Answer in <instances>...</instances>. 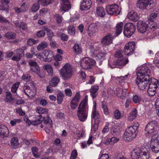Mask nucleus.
Segmentation results:
<instances>
[{
    "label": "nucleus",
    "mask_w": 159,
    "mask_h": 159,
    "mask_svg": "<svg viewBox=\"0 0 159 159\" xmlns=\"http://www.w3.org/2000/svg\"><path fill=\"white\" fill-rule=\"evenodd\" d=\"M139 124L135 123L133 125L126 129L124 134L123 139L125 140L130 141L136 137L138 132Z\"/></svg>",
    "instance_id": "nucleus-3"
},
{
    "label": "nucleus",
    "mask_w": 159,
    "mask_h": 159,
    "mask_svg": "<svg viewBox=\"0 0 159 159\" xmlns=\"http://www.w3.org/2000/svg\"><path fill=\"white\" fill-rule=\"evenodd\" d=\"M35 110L39 114H46L48 113V110L46 109L40 107H37Z\"/></svg>",
    "instance_id": "nucleus-41"
},
{
    "label": "nucleus",
    "mask_w": 159,
    "mask_h": 159,
    "mask_svg": "<svg viewBox=\"0 0 159 159\" xmlns=\"http://www.w3.org/2000/svg\"><path fill=\"white\" fill-rule=\"evenodd\" d=\"M150 70L146 64L142 66L139 68L136 74L138 77L146 78V75H148L149 77Z\"/></svg>",
    "instance_id": "nucleus-8"
},
{
    "label": "nucleus",
    "mask_w": 159,
    "mask_h": 159,
    "mask_svg": "<svg viewBox=\"0 0 159 159\" xmlns=\"http://www.w3.org/2000/svg\"><path fill=\"white\" fill-rule=\"evenodd\" d=\"M43 68L47 71L49 75H52L53 70L51 66L49 64H46L43 66Z\"/></svg>",
    "instance_id": "nucleus-38"
},
{
    "label": "nucleus",
    "mask_w": 159,
    "mask_h": 159,
    "mask_svg": "<svg viewBox=\"0 0 159 159\" xmlns=\"http://www.w3.org/2000/svg\"><path fill=\"white\" fill-rule=\"evenodd\" d=\"M45 30L47 31V35L49 37V39L50 40H51L52 39V38L53 36V34L52 31L47 28L45 29Z\"/></svg>",
    "instance_id": "nucleus-53"
},
{
    "label": "nucleus",
    "mask_w": 159,
    "mask_h": 159,
    "mask_svg": "<svg viewBox=\"0 0 159 159\" xmlns=\"http://www.w3.org/2000/svg\"><path fill=\"white\" fill-rule=\"evenodd\" d=\"M117 96L122 99L125 98L127 96V89L117 88L116 89Z\"/></svg>",
    "instance_id": "nucleus-22"
},
{
    "label": "nucleus",
    "mask_w": 159,
    "mask_h": 159,
    "mask_svg": "<svg viewBox=\"0 0 159 159\" xmlns=\"http://www.w3.org/2000/svg\"><path fill=\"white\" fill-rule=\"evenodd\" d=\"M11 143L12 146H16L18 145L19 143L18 138L16 137L12 138L11 140Z\"/></svg>",
    "instance_id": "nucleus-50"
},
{
    "label": "nucleus",
    "mask_w": 159,
    "mask_h": 159,
    "mask_svg": "<svg viewBox=\"0 0 159 159\" xmlns=\"http://www.w3.org/2000/svg\"><path fill=\"white\" fill-rule=\"evenodd\" d=\"M136 27L134 24L128 23L125 24L124 26V34L128 38L130 37L135 32Z\"/></svg>",
    "instance_id": "nucleus-6"
},
{
    "label": "nucleus",
    "mask_w": 159,
    "mask_h": 159,
    "mask_svg": "<svg viewBox=\"0 0 159 159\" xmlns=\"http://www.w3.org/2000/svg\"><path fill=\"white\" fill-rule=\"evenodd\" d=\"M114 115L115 118L117 119H119L121 117V114L118 110H116L114 112Z\"/></svg>",
    "instance_id": "nucleus-62"
},
{
    "label": "nucleus",
    "mask_w": 159,
    "mask_h": 159,
    "mask_svg": "<svg viewBox=\"0 0 159 159\" xmlns=\"http://www.w3.org/2000/svg\"><path fill=\"white\" fill-rule=\"evenodd\" d=\"M127 16L129 19L134 22L137 21L139 19V16L137 13L133 11H131L128 14Z\"/></svg>",
    "instance_id": "nucleus-24"
},
{
    "label": "nucleus",
    "mask_w": 159,
    "mask_h": 159,
    "mask_svg": "<svg viewBox=\"0 0 159 159\" xmlns=\"http://www.w3.org/2000/svg\"><path fill=\"white\" fill-rule=\"evenodd\" d=\"M91 5V0H82L80 5V9L82 11L88 10L90 8Z\"/></svg>",
    "instance_id": "nucleus-19"
},
{
    "label": "nucleus",
    "mask_w": 159,
    "mask_h": 159,
    "mask_svg": "<svg viewBox=\"0 0 159 159\" xmlns=\"http://www.w3.org/2000/svg\"><path fill=\"white\" fill-rule=\"evenodd\" d=\"M64 95L61 92H59L57 95V101L58 104H61L62 102Z\"/></svg>",
    "instance_id": "nucleus-49"
},
{
    "label": "nucleus",
    "mask_w": 159,
    "mask_h": 159,
    "mask_svg": "<svg viewBox=\"0 0 159 159\" xmlns=\"http://www.w3.org/2000/svg\"><path fill=\"white\" fill-rule=\"evenodd\" d=\"M22 79L23 80L28 81L30 80V76L28 74H24L22 77Z\"/></svg>",
    "instance_id": "nucleus-63"
},
{
    "label": "nucleus",
    "mask_w": 159,
    "mask_h": 159,
    "mask_svg": "<svg viewBox=\"0 0 159 159\" xmlns=\"http://www.w3.org/2000/svg\"><path fill=\"white\" fill-rule=\"evenodd\" d=\"M60 73L63 80H66L70 79L73 74V71L70 64L68 63L66 64L61 70Z\"/></svg>",
    "instance_id": "nucleus-4"
},
{
    "label": "nucleus",
    "mask_w": 159,
    "mask_h": 159,
    "mask_svg": "<svg viewBox=\"0 0 159 159\" xmlns=\"http://www.w3.org/2000/svg\"><path fill=\"white\" fill-rule=\"evenodd\" d=\"M43 123L45 124H47L48 127L50 128L52 127V121L49 116H48L47 119L44 120Z\"/></svg>",
    "instance_id": "nucleus-51"
},
{
    "label": "nucleus",
    "mask_w": 159,
    "mask_h": 159,
    "mask_svg": "<svg viewBox=\"0 0 159 159\" xmlns=\"http://www.w3.org/2000/svg\"><path fill=\"white\" fill-rule=\"evenodd\" d=\"M133 102L135 103H139L141 101V98L137 95L134 96L133 98Z\"/></svg>",
    "instance_id": "nucleus-61"
},
{
    "label": "nucleus",
    "mask_w": 159,
    "mask_h": 159,
    "mask_svg": "<svg viewBox=\"0 0 159 159\" xmlns=\"http://www.w3.org/2000/svg\"><path fill=\"white\" fill-rule=\"evenodd\" d=\"M40 4L39 2L34 3L30 8V10L32 12H37L40 8Z\"/></svg>",
    "instance_id": "nucleus-37"
},
{
    "label": "nucleus",
    "mask_w": 159,
    "mask_h": 159,
    "mask_svg": "<svg viewBox=\"0 0 159 159\" xmlns=\"http://www.w3.org/2000/svg\"><path fill=\"white\" fill-rule=\"evenodd\" d=\"M80 98V92H77L75 97L72 98L70 103V105L72 109L75 110L76 109L78 105Z\"/></svg>",
    "instance_id": "nucleus-13"
},
{
    "label": "nucleus",
    "mask_w": 159,
    "mask_h": 159,
    "mask_svg": "<svg viewBox=\"0 0 159 159\" xmlns=\"http://www.w3.org/2000/svg\"><path fill=\"white\" fill-rule=\"evenodd\" d=\"M96 13L99 16L103 17L105 15L104 9L102 7H98L96 9Z\"/></svg>",
    "instance_id": "nucleus-31"
},
{
    "label": "nucleus",
    "mask_w": 159,
    "mask_h": 159,
    "mask_svg": "<svg viewBox=\"0 0 159 159\" xmlns=\"http://www.w3.org/2000/svg\"><path fill=\"white\" fill-rule=\"evenodd\" d=\"M73 48L74 52L77 54H79L82 51L81 48L77 43H75Z\"/></svg>",
    "instance_id": "nucleus-39"
},
{
    "label": "nucleus",
    "mask_w": 159,
    "mask_h": 159,
    "mask_svg": "<svg viewBox=\"0 0 159 159\" xmlns=\"http://www.w3.org/2000/svg\"><path fill=\"white\" fill-rule=\"evenodd\" d=\"M9 133V130L6 126L3 125H0V137L2 138L7 137Z\"/></svg>",
    "instance_id": "nucleus-21"
},
{
    "label": "nucleus",
    "mask_w": 159,
    "mask_h": 159,
    "mask_svg": "<svg viewBox=\"0 0 159 159\" xmlns=\"http://www.w3.org/2000/svg\"><path fill=\"white\" fill-rule=\"evenodd\" d=\"M123 53L122 51L118 50L117 51L115 54V57L117 58V59H119L120 57H123Z\"/></svg>",
    "instance_id": "nucleus-55"
},
{
    "label": "nucleus",
    "mask_w": 159,
    "mask_h": 159,
    "mask_svg": "<svg viewBox=\"0 0 159 159\" xmlns=\"http://www.w3.org/2000/svg\"><path fill=\"white\" fill-rule=\"evenodd\" d=\"M19 84L20 83L17 82L13 85L11 88V92L12 93H16Z\"/></svg>",
    "instance_id": "nucleus-47"
},
{
    "label": "nucleus",
    "mask_w": 159,
    "mask_h": 159,
    "mask_svg": "<svg viewBox=\"0 0 159 159\" xmlns=\"http://www.w3.org/2000/svg\"><path fill=\"white\" fill-rule=\"evenodd\" d=\"M43 60L46 62H49L52 60L53 54L48 50H45L43 52L42 55Z\"/></svg>",
    "instance_id": "nucleus-20"
},
{
    "label": "nucleus",
    "mask_w": 159,
    "mask_h": 159,
    "mask_svg": "<svg viewBox=\"0 0 159 159\" xmlns=\"http://www.w3.org/2000/svg\"><path fill=\"white\" fill-rule=\"evenodd\" d=\"M93 110L91 115L92 119L94 120L95 122L97 123H99L100 121V116L98 111L96 110V103L95 102H94Z\"/></svg>",
    "instance_id": "nucleus-15"
},
{
    "label": "nucleus",
    "mask_w": 159,
    "mask_h": 159,
    "mask_svg": "<svg viewBox=\"0 0 159 159\" xmlns=\"http://www.w3.org/2000/svg\"><path fill=\"white\" fill-rule=\"evenodd\" d=\"M54 0H38V1L43 6L48 5L52 3Z\"/></svg>",
    "instance_id": "nucleus-40"
},
{
    "label": "nucleus",
    "mask_w": 159,
    "mask_h": 159,
    "mask_svg": "<svg viewBox=\"0 0 159 159\" xmlns=\"http://www.w3.org/2000/svg\"><path fill=\"white\" fill-rule=\"evenodd\" d=\"M115 158L116 159H128V158L124 157L120 153L116 154Z\"/></svg>",
    "instance_id": "nucleus-64"
},
{
    "label": "nucleus",
    "mask_w": 159,
    "mask_h": 159,
    "mask_svg": "<svg viewBox=\"0 0 159 159\" xmlns=\"http://www.w3.org/2000/svg\"><path fill=\"white\" fill-rule=\"evenodd\" d=\"M48 45V44L47 42L45 41H42L37 46V49L39 51L42 50L46 48Z\"/></svg>",
    "instance_id": "nucleus-30"
},
{
    "label": "nucleus",
    "mask_w": 159,
    "mask_h": 159,
    "mask_svg": "<svg viewBox=\"0 0 159 159\" xmlns=\"http://www.w3.org/2000/svg\"><path fill=\"white\" fill-rule=\"evenodd\" d=\"M129 62L128 59L125 57H120L116 60L113 62L112 66H110L108 64L109 66L111 68L115 67L119 68V66H123L127 64Z\"/></svg>",
    "instance_id": "nucleus-11"
},
{
    "label": "nucleus",
    "mask_w": 159,
    "mask_h": 159,
    "mask_svg": "<svg viewBox=\"0 0 159 159\" xmlns=\"http://www.w3.org/2000/svg\"><path fill=\"white\" fill-rule=\"evenodd\" d=\"M151 0H139L137 1L136 5L138 7L144 10L148 5H151Z\"/></svg>",
    "instance_id": "nucleus-16"
},
{
    "label": "nucleus",
    "mask_w": 159,
    "mask_h": 159,
    "mask_svg": "<svg viewBox=\"0 0 159 159\" xmlns=\"http://www.w3.org/2000/svg\"><path fill=\"white\" fill-rule=\"evenodd\" d=\"M30 70L33 72L36 73L37 74H39L40 69L38 66H37L33 67H31L30 68Z\"/></svg>",
    "instance_id": "nucleus-58"
},
{
    "label": "nucleus",
    "mask_w": 159,
    "mask_h": 159,
    "mask_svg": "<svg viewBox=\"0 0 159 159\" xmlns=\"http://www.w3.org/2000/svg\"><path fill=\"white\" fill-rule=\"evenodd\" d=\"M129 75L127 74L125 75L124 76H120V77H116V79L117 80L119 81V83L120 84L122 83L124 81L126 80L128 76Z\"/></svg>",
    "instance_id": "nucleus-48"
},
{
    "label": "nucleus",
    "mask_w": 159,
    "mask_h": 159,
    "mask_svg": "<svg viewBox=\"0 0 159 159\" xmlns=\"http://www.w3.org/2000/svg\"><path fill=\"white\" fill-rule=\"evenodd\" d=\"M156 89H148L147 92L149 96H152L154 95L156 93Z\"/></svg>",
    "instance_id": "nucleus-59"
},
{
    "label": "nucleus",
    "mask_w": 159,
    "mask_h": 159,
    "mask_svg": "<svg viewBox=\"0 0 159 159\" xmlns=\"http://www.w3.org/2000/svg\"><path fill=\"white\" fill-rule=\"evenodd\" d=\"M77 156V151L76 150H73L71 154L70 159H75Z\"/></svg>",
    "instance_id": "nucleus-57"
},
{
    "label": "nucleus",
    "mask_w": 159,
    "mask_h": 159,
    "mask_svg": "<svg viewBox=\"0 0 159 159\" xmlns=\"http://www.w3.org/2000/svg\"><path fill=\"white\" fill-rule=\"evenodd\" d=\"M146 76V78L137 77L136 80V84L138 86L139 89L140 90H143L145 89L151 80L148 75Z\"/></svg>",
    "instance_id": "nucleus-5"
},
{
    "label": "nucleus",
    "mask_w": 159,
    "mask_h": 159,
    "mask_svg": "<svg viewBox=\"0 0 159 159\" xmlns=\"http://www.w3.org/2000/svg\"><path fill=\"white\" fill-rule=\"evenodd\" d=\"M95 63V61L93 59L89 57H85L82 60L80 66L83 69H89L91 68V66Z\"/></svg>",
    "instance_id": "nucleus-9"
},
{
    "label": "nucleus",
    "mask_w": 159,
    "mask_h": 159,
    "mask_svg": "<svg viewBox=\"0 0 159 159\" xmlns=\"http://www.w3.org/2000/svg\"><path fill=\"white\" fill-rule=\"evenodd\" d=\"M68 33L70 35H73L75 33V29L74 26L72 25H69L67 29Z\"/></svg>",
    "instance_id": "nucleus-44"
},
{
    "label": "nucleus",
    "mask_w": 159,
    "mask_h": 159,
    "mask_svg": "<svg viewBox=\"0 0 159 159\" xmlns=\"http://www.w3.org/2000/svg\"><path fill=\"white\" fill-rule=\"evenodd\" d=\"M158 15V14L156 12H153L149 16L148 19L151 20L150 22H149V25L150 24L153 23V21L156 19Z\"/></svg>",
    "instance_id": "nucleus-35"
},
{
    "label": "nucleus",
    "mask_w": 159,
    "mask_h": 159,
    "mask_svg": "<svg viewBox=\"0 0 159 159\" xmlns=\"http://www.w3.org/2000/svg\"><path fill=\"white\" fill-rule=\"evenodd\" d=\"M23 89L25 94L28 96H33L35 94V93H32L30 88L28 86L24 87Z\"/></svg>",
    "instance_id": "nucleus-36"
},
{
    "label": "nucleus",
    "mask_w": 159,
    "mask_h": 159,
    "mask_svg": "<svg viewBox=\"0 0 159 159\" xmlns=\"http://www.w3.org/2000/svg\"><path fill=\"white\" fill-rule=\"evenodd\" d=\"M99 89V87L96 85H94L91 87L90 89L91 95L93 98H95L98 94V91Z\"/></svg>",
    "instance_id": "nucleus-26"
},
{
    "label": "nucleus",
    "mask_w": 159,
    "mask_h": 159,
    "mask_svg": "<svg viewBox=\"0 0 159 159\" xmlns=\"http://www.w3.org/2000/svg\"><path fill=\"white\" fill-rule=\"evenodd\" d=\"M60 81V78L57 76L53 77L49 82L50 86L52 87H56Z\"/></svg>",
    "instance_id": "nucleus-28"
},
{
    "label": "nucleus",
    "mask_w": 159,
    "mask_h": 159,
    "mask_svg": "<svg viewBox=\"0 0 159 159\" xmlns=\"http://www.w3.org/2000/svg\"><path fill=\"white\" fill-rule=\"evenodd\" d=\"M102 46L101 43H94L93 46L90 47L91 52L94 54L95 51H98L100 49Z\"/></svg>",
    "instance_id": "nucleus-29"
},
{
    "label": "nucleus",
    "mask_w": 159,
    "mask_h": 159,
    "mask_svg": "<svg viewBox=\"0 0 159 159\" xmlns=\"http://www.w3.org/2000/svg\"><path fill=\"white\" fill-rule=\"evenodd\" d=\"M155 105L156 108L157 113L159 116V98L157 99L155 101Z\"/></svg>",
    "instance_id": "nucleus-60"
},
{
    "label": "nucleus",
    "mask_w": 159,
    "mask_h": 159,
    "mask_svg": "<svg viewBox=\"0 0 159 159\" xmlns=\"http://www.w3.org/2000/svg\"><path fill=\"white\" fill-rule=\"evenodd\" d=\"M54 17L58 24H60L63 18L61 15L59 14H56L54 15Z\"/></svg>",
    "instance_id": "nucleus-52"
},
{
    "label": "nucleus",
    "mask_w": 159,
    "mask_h": 159,
    "mask_svg": "<svg viewBox=\"0 0 159 159\" xmlns=\"http://www.w3.org/2000/svg\"><path fill=\"white\" fill-rule=\"evenodd\" d=\"M135 43L134 42H130L127 43L125 46L124 52L125 55L130 56L134 52L135 49Z\"/></svg>",
    "instance_id": "nucleus-10"
},
{
    "label": "nucleus",
    "mask_w": 159,
    "mask_h": 159,
    "mask_svg": "<svg viewBox=\"0 0 159 159\" xmlns=\"http://www.w3.org/2000/svg\"><path fill=\"white\" fill-rule=\"evenodd\" d=\"M137 116V111L134 109L132 111L129 113V119L130 120H132L134 119Z\"/></svg>",
    "instance_id": "nucleus-43"
},
{
    "label": "nucleus",
    "mask_w": 159,
    "mask_h": 159,
    "mask_svg": "<svg viewBox=\"0 0 159 159\" xmlns=\"http://www.w3.org/2000/svg\"><path fill=\"white\" fill-rule=\"evenodd\" d=\"M106 10L107 13L109 15H118L120 14L121 11L118 6L116 4L107 5L106 6Z\"/></svg>",
    "instance_id": "nucleus-7"
},
{
    "label": "nucleus",
    "mask_w": 159,
    "mask_h": 159,
    "mask_svg": "<svg viewBox=\"0 0 159 159\" xmlns=\"http://www.w3.org/2000/svg\"><path fill=\"white\" fill-rule=\"evenodd\" d=\"M38 117L39 118V119L35 120L33 122V125H38L41 123L43 120V119H44V117H42V115H39Z\"/></svg>",
    "instance_id": "nucleus-46"
},
{
    "label": "nucleus",
    "mask_w": 159,
    "mask_h": 159,
    "mask_svg": "<svg viewBox=\"0 0 159 159\" xmlns=\"http://www.w3.org/2000/svg\"><path fill=\"white\" fill-rule=\"evenodd\" d=\"M13 100L11 93L10 91H7L6 93V98L5 101L6 102L10 103Z\"/></svg>",
    "instance_id": "nucleus-33"
},
{
    "label": "nucleus",
    "mask_w": 159,
    "mask_h": 159,
    "mask_svg": "<svg viewBox=\"0 0 159 159\" xmlns=\"http://www.w3.org/2000/svg\"><path fill=\"white\" fill-rule=\"evenodd\" d=\"M159 130L157 122L155 120L149 122L145 128V135L148 137L154 138L156 136Z\"/></svg>",
    "instance_id": "nucleus-1"
},
{
    "label": "nucleus",
    "mask_w": 159,
    "mask_h": 159,
    "mask_svg": "<svg viewBox=\"0 0 159 159\" xmlns=\"http://www.w3.org/2000/svg\"><path fill=\"white\" fill-rule=\"evenodd\" d=\"M146 148V147L143 146L141 148H136L134 149L131 152V156L133 159H137L139 158L140 156V155L143 153L142 151H144L145 149Z\"/></svg>",
    "instance_id": "nucleus-14"
},
{
    "label": "nucleus",
    "mask_w": 159,
    "mask_h": 159,
    "mask_svg": "<svg viewBox=\"0 0 159 159\" xmlns=\"http://www.w3.org/2000/svg\"><path fill=\"white\" fill-rule=\"evenodd\" d=\"M87 101V98H85L81 101L78 108L77 114L79 120L81 121H84L87 119L88 107Z\"/></svg>",
    "instance_id": "nucleus-2"
},
{
    "label": "nucleus",
    "mask_w": 159,
    "mask_h": 159,
    "mask_svg": "<svg viewBox=\"0 0 159 159\" xmlns=\"http://www.w3.org/2000/svg\"><path fill=\"white\" fill-rule=\"evenodd\" d=\"M151 148L152 151L154 153H157L159 152V136L151 138Z\"/></svg>",
    "instance_id": "nucleus-12"
},
{
    "label": "nucleus",
    "mask_w": 159,
    "mask_h": 159,
    "mask_svg": "<svg viewBox=\"0 0 159 159\" xmlns=\"http://www.w3.org/2000/svg\"><path fill=\"white\" fill-rule=\"evenodd\" d=\"M148 24L145 22L141 21H139L137 23V29L138 31L141 33L146 32L148 27Z\"/></svg>",
    "instance_id": "nucleus-17"
},
{
    "label": "nucleus",
    "mask_w": 159,
    "mask_h": 159,
    "mask_svg": "<svg viewBox=\"0 0 159 159\" xmlns=\"http://www.w3.org/2000/svg\"><path fill=\"white\" fill-rule=\"evenodd\" d=\"M148 84H149L148 89L156 90L157 86V84H155L153 81H152L150 83L149 82Z\"/></svg>",
    "instance_id": "nucleus-54"
},
{
    "label": "nucleus",
    "mask_w": 159,
    "mask_h": 159,
    "mask_svg": "<svg viewBox=\"0 0 159 159\" xmlns=\"http://www.w3.org/2000/svg\"><path fill=\"white\" fill-rule=\"evenodd\" d=\"M120 131L119 126L115 125L111 129V133L113 135L117 136L119 135Z\"/></svg>",
    "instance_id": "nucleus-27"
},
{
    "label": "nucleus",
    "mask_w": 159,
    "mask_h": 159,
    "mask_svg": "<svg viewBox=\"0 0 159 159\" xmlns=\"http://www.w3.org/2000/svg\"><path fill=\"white\" fill-rule=\"evenodd\" d=\"M123 24L122 22H120L118 23L115 27L116 33L119 35L120 34L123 29Z\"/></svg>",
    "instance_id": "nucleus-34"
},
{
    "label": "nucleus",
    "mask_w": 159,
    "mask_h": 159,
    "mask_svg": "<svg viewBox=\"0 0 159 159\" xmlns=\"http://www.w3.org/2000/svg\"><path fill=\"white\" fill-rule=\"evenodd\" d=\"M32 150L34 156L36 158L38 157L39 156L38 153V148L36 147H33Z\"/></svg>",
    "instance_id": "nucleus-56"
},
{
    "label": "nucleus",
    "mask_w": 159,
    "mask_h": 159,
    "mask_svg": "<svg viewBox=\"0 0 159 159\" xmlns=\"http://www.w3.org/2000/svg\"><path fill=\"white\" fill-rule=\"evenodd\" d=\"M108 103L105 101H102V102L101 106L103 110L104 114L106 115H108L109 112L107 107Z\"/></svg>",
    "instance_id": "nucleus-32"
},
{
    "label": "nucleus",
    "mask_w": 159,
    "mask_h": 159,
    "mask_svg": "<svg viewBox=\"0 0 159 159\" xmlns=\"http://www.w3.org/2000/svg\"><path fill=\"white\" fill-rule=\"evenodd\" d=\"M149 148L148 146H146V148L145 149L144 151H142L143 153L140 155V156L138 159H149Z\"/></svg>",
    "instance_id": "nucleus-25"
},
{
    "label": "nucleus",
    "mask_w": 159,
    "mask_h": 159,
    "mask_svg": "<svg viewBox=\"0 0 159 159\" xmlns=\"http://www.w3.org/2000/svg\"><path fill=\"white\" fill-rule=\"evenodd\" d=\"M71 5L69 3V1L61 0V8L63 11H67L71 8Z\"/></svg>",
    "instance_id": "nucleus-23"
},
{
    "label": "nucleus",
    "mask_w": 159,
    "mask_h": 159,
    "mask_svg": "<svg viewBox=\"0 0 159 159\" xmlns=\"http://www.w3.org/2000/svg\"><path fill=\"white\" fill-rule=\"evenodd\" d=\"M16 34L11 32H7L5 34V36L7 39H14L16 37Z\"/></svg>",
    "instance_id": "nucleus-42"
},
{
    "label": "nucleus",
    "mask_w": 159,
    "mask_h": 159,
    "mask_svg": "<svg viewBox=\"0 0 159 159\" xmlns=\"http://www.w3.org/2000/svg\"><path fill=\"white\" fill-rule=\"evenodd\" d=\"M88 30L89 31V34L91 36L96 32V29L95 26H93V25H91L89 26Z\"/></svg>",
    "instance_id": "nucleus-45"
},
{
    "label": "nucleus",
    "mask_w": 159,
    "mask_h": 159,
    "mask_svg": "<svg viewBox=\"0 0 159 159\" xmlns=\"http://www.w3.org/2000/svg\"><path fill=\"white\" fill-rule=\"evenodd\" d=\"M113 36L110 34L104 36L102 39L101 43L103 45H108L112 43Z\"/></svg>",
    "instance_id": "nucleus-18"
}]
</instances>
